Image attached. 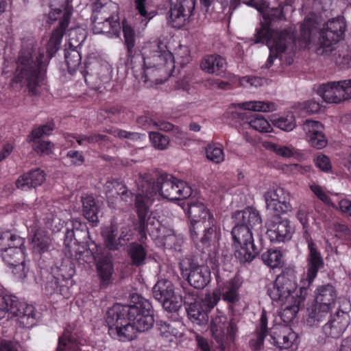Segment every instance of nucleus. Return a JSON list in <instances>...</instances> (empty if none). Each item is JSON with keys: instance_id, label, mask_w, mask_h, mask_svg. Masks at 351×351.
<instances>
[{"instance_id": "1", "label": "nucleus", "mask_w": 351, "mask_h": 351, "mask_svg": "<svg viewBox=\"0 0 351 351\" xmlns=\"http://www.w3.org/2000/svg\"><path fill=\"white\" fill-rule=\"evenodd\" d=\"M131 302L133 304H115L107 311L106 322L112 338L131 341L136 337V331L145 332L153 327L154 311L149 300L133 294Z\"/></svg>"}, {"instance_id": "2", "label": "nucleus", "mask_w": 351, "mask_h": 351, "mask_svg": "<svg viewBox=\"0 0 351 351\" xmlns=\"http://www.w3.org/2000/svg\"><path fill=\"white\" fill-rule=\"evenodd\" d=\"M123 32L127 48L126 63L131 67L137 80H142L145 83L151 81L159 84L162 82V80L158 78V75H164L167 80L175 75L176 61L170 51L158 49L149 56H141L134 49L136 38L134 29L123 22Z\"/></svg>"}, {"instance_id": "3", "label": "nucleus", "mask_w": 351, "mask_h": 351, "mask_svg": "<svg viewBox=\"0 0 351 351\" xmlns=\"http://www.w3.org/2000/svg\"><path fill=\"white\" fill-rule=\"evenodd\" d=\"M233 217L235 225L231 231V239L234 255L240 264L250 263L260 252L254 244L251 229L261 224V217L259 212L252 206L236 211Z\"/></svg>"}, {"instance_id": "4", "label": "nucleus", "mask_w": 351, "mask_h": 351, "mask_svg": "<svg viewBox=\"0 0 351 351\" xmlns=\"http://www.w3.org/2000/svg\"><path fill=\"white\" fill-rule=\"evenodd\" d=\"M346 24L343 16L328 20L320 29L315 16H307L300 25L298 43L301 48H306L315 42L318 36L317 49L318 54L327 55L333 50V46L344 38Z\"/></svg>"}, {"instance_id": "5", "label": "nucleus", "mask_w": 351, "mask_h": 351, "mask_svg": "<svg viewBox=\"0 0 351 351\" xmlns=\"http://www.w3.org/2000/svg\"><path fill=\"white\" fill-rule=\"evenodd\" d=\"M187 215L190 219L189 232L196 248L204 250L215 245L221 238V230L210 210L202 202H188Z\"/></svg>"}, {"instance_id": "6", "label": "nucleus", "mask_w": 351, "mask_h": 351, "mask_svg": "<svg viewBox=\"0 0 351 351\" xmlns=\"http://www.w3.org/2000/svg\"><path fill=\"white\" fill-rule=\"evenodd\" d=\"M138 193L154 200L158 194L170 201L184 199L192 194L191 187L171 174L162 173L154 179L149 173L140 175L136 180Z\"/></svg>"}, {"instance_id": "7", "label": "nucleus", "mask_w": 351, "mask_h": 351, "mask_svg": "<svg viewBox=\"0 0 351 351\" xmlns=\"http://www.w3.org/2000/svg\"><path fill=\"white\" fill-rule=\"evenodd\" d=\"M255 37L256 43H265L269 47L270 53L265 63L267 68H270L276 58L286 65L293 62L296 39L291 32L287 29L278 32L262 24L256 30Z\"/></svg>"}, {"instance_id": "8", "label": "nucleus", "mask_w": 351, "mask_h": 351, "mask_svg": "<svg viewBox=\"0 0 351 351\" xmlns=\"http://www.w3.org/2000/svg\"><path fill=\"white\" fill-rule=\"evenodd\" d=\"M240 112H232L231 118L235 123L243 126L248 125L260 132H269L272 128L263 115L256 112H272L276 110V105L272 102L251 101L238 104Z\"/></svg>"}, {"instance_id": "9", "label": "nucleus", "mask_w": 351, "mask_h": 351, "mask_svg": "<svg viewBox=\"0 0 351 351\" xmlns=\"http://www.w3.org/2000/svg\"><path fill=\"white\" fill-rule=\"evenodd\" d=\"M51 12L49 19L51 21L59 20L58 25L53 29L49 40L45 45L46 53L51 59L59 50L66 29L70 23L72 8L68 0H47Z\"/></svg>"}, {"instance_id": "10", "label": "nucleus", "mask_w": 351, "mask_h": 351, "mask_svg": "<svg viewBox=\"0 0 351 351\" xmlns=\"http://www.w3.org/2000/svg\"><path fill=\"white\" fill-rule=\"evenodd\" d=\"M314 298L307 308L306 323L310 326L318 325L331 313L336 304L337 291L331 284L319 285L314 291Z\"/></svg>"}, {"instance_id": "11", "label": "nucleus", "mask_w": 351, "mask_h": 351, "mask_svg": "<svg viewBox=\"0 0 351 351\" xmlns=\"http://www.w3.org/2000/svg\"><path fill=\"white\" fill-rule=\"evenodd\" d=\"M64 245L66 247L69 248L73 244L78 245L81 243H88V240H90L86 224L80 219H73L65 222L57 217H45V228L53 232H60L64 228Z\"/></svg>"}, {"instance_id": "12", "label": "nucleus", "mask_w": 351, "mask_h": 351, "mask_svg": "<svg viewBox=\"0 0 351 351\" xmlns=\"http://www.w3.org/2000/svg\"><path fill=\"white\" fill-rule=\"evenodd\" d=\"M6 313L17 317L18 324L22 328H30L36 324L34 306L20 302L16 296L4 295L0 285V319Z\"/></svg>"}, {"instance_id": "13", "label": "nucleus", "mask_w": 351, "mask_h": 351, "mask_svg": "<svg viewBox=\"0 0 351 351\" xmlns=\"http://www.w3.org/2000/svg\"><path fill=\"white\" fill-rule=\"evenodd\" d=\"M152 200L141 193L135 195L134 206L138 217L137 227L141 238L147 237V233L153 239L160 237L161 223L150 211Z\"/></svg>"}, {"instance_id": "14", "label": "nucleus", "mask_w": 351, "mask_h": 351, "mask_svg": "<svg viewBox=\"0 0 351 351\" xmlns=\"http://www.w3.org/2000/svg\"><path fill=\"white\" fill-rule=\"evenodd\" d=\"M297 288L296 271L293 267H287L268 287L267 294L272 301L283 304L291 300V298H295L293 294Z\"/></svg>"}, {"instance_id": "15", "label": "nucleus", "mask_w": 351, "mask_h": 351, "mask_svg": "<svg viewBox=\"0 0 351 351\" xmlns=\"http://www.w3.org/2000/svg\"><path fill=\"white\" fill-rule=\"evenodd\" d=\"M238 328L234 319L228 321L227 317L223 313L212 318L210 331L213 337L218 344V348L213 351H226V344L233 342Z\"/></svg>"}, {"instance_id": "16", "label": "nucleus", "mask_w": 351, "mask_h": 351, "mask_svg": "<svg viewBox=\"0 0 351 351\" xmlns=\"http://www.w3.org/2000/svg\"><path fill=\"white\" fill-rule=\"evenodd\" d=\"M308 254L306 256V271L300 280L302 287L308 289L313 284L320 269L324 267V261L317 244L308 235L306 237Z\"/></svg>"}, {"instance_id": "17", "label": "nucleus", "mask_w": 351, "mask_h": 351, "mask_svg": "<svg viewBox=\"0 0 351 351\" xmlns=\"http://www.w3.org/2000/svg\"><path fill=\"white\" fill-rule=\"evenodd\" d=\"M221 300V295L218 292L206 294L204 299L199 300L197 303L186 307L189 319L197 324L201 325L208 320V313Z\"/></svg>"}, {"instance_id": "18", "label": "nucleus", "mask_w": 351, "mask_h": 351, "mask_svg": "<svg viewBox=\"0 0 351 351\" xmlns=\"http://www.w3.org/2000/svg\"><path fill=\"white\" fill-rule=\"evenodd\" d=\"M154 298L162 303L163 308L168 312H176L180 307L178 297L176 295L174 286L171 281L160 280L152 289Z\"/></svg>"}, {"instance_id": "19", "label": "nucleus", "mask_w": 351, "mask_h": 351, "mask_svg": "<svg viewBox=\"0 0 351 351\" xmlns=\"http://www.w3.org/2000/svg\"><path fill=\"white\" fill-rule=\"evenodd\" d=\"M169 3L168 23L173 28H181L193 13L195 6V0H169Z\"/></svg>"}, {"instance_id": "20", "label": "nucleus", "mask_w": 351, "mask_h": 351, "mask_svg": "<svg viewBox=\"0 0 351 351\" xmlns=\"http://www.w3.org/2000/svg\"><path fill=\"white\" fill-rule=\"evenodd\" d=\"M294 232L290 221L282 218L280 214L273 216L268 223L267 234L272 243H285L291 240Z\"/></svg>"}, {"instance_id": "21", "label": "nucleus", "mask_w": 351, "mask_h": 351, "mask_svg": "<svg viewBox=\"0 0 351 351\" xmlns=\"http://www.w3.org/2000/svg\"><path fill=\"white\" fill-rule=\"evenodd\" d=\"M330 315V319L322 327V331L327 337L338 339L342 336L350 324V315L341 308L334 314Z\"/></svg>"}, {"instance_id": "22", "label": "nucleus", "mask_w": 351, "mask_h": 351, "mask_svg": "<svg viewBox=\"0 0 351 351\" xmlns=\"http://www.w3.org/2000/svg\"><path fill=\"white\" fill-rule=\"evenodd\" d=\"M308 295V289L300 287L299 291L295 293V298H291V300L280 304L282 306V309L279 313V316L285 324H287L291 322L298 311L304 307Z\"/></svg>"}, {"instance_id": "23", "label": "nucleus", "mask_w": 351, "mask_h": 351, "mask_svg": "<svg viewBox=\"0 0 351 351\" xmlns=\"http://www.w3.org/2000/svg\"><path fill=\"white\" fill-rule=\"evenodd\" d=\"M41 67V64L36 63L34 65L19 66L16 71L14 82L27 84L29 90L34 95L36 94Z\"/></svg>"}, {"instance_id": "24", "label": "nucleus", "mask_w": 351, "mask_h": 351, "mask_svg": "<svg viewBox=\"0 0 351 351\" xmlns=\"http://www.w3.org/2000/svg\"><path fill=\"white\" fill-rule=\"evenodd\" d=\"M101 234L104 246L110 251L119 250L129 241L127 233L123 230L119 232L118 226L114 223L102 228Z\"/></svg>"}, {"instance_id": "25", "label": "nucleus", "mask_w": 351, "mask_h": 351, "mask_svg": "<svg viewBox=\"0 0 351 351\" xmlns=\"http://www.w3.org/2000/svg\"><path fill=\"white\" fill-rule=\"evenodd\" d=\"M267 208L274 211V215L285 213L291 210L289 198L282 188L277 187L267 191L264 195Z\"/></svg>"}, {"instance_id": "26", "label": "nucleus", "mask_w": 351, "mask_h": 351, "mask_svg": "<svg viewBox=\"0 0 351 351\" xmlns=\"http://www.w3.org/2000/svg\"><path fill=\"white\" fill-rule=\"evenodd\" d=\"M180 269L184 272V269L180 264ZM187 271L188 269H185ZM210 271L206 265H199L195 263H191L189 273L187 274V281L190 286L197 289H204L210 281Z\"/></svg>"}, {"instance_id": "27", "label": "nucleus", "mask_w": 351, "mask_h": 351, "mask_svg": "<svg viewBox=\"0 0 351 351\" xmlns=\"http://www.w3.org/2000/svg\"><path fill=\"white\" fill-rule=\"evenodd\" d=\"M302 128L311 146L321 149L327 145V139L324 133V125L319 121L306 119Z\"/></svg>"}, {"instance_id": "28", "label": "nucleus", "mask_w": 351, "mask_h": 351, "mask_svg": "<svg viewBox=\"0 0 351 351\" xmlns=\"http://www.w3.org/2000/svg\"><path fill=\"white\" fill-rule=\"evenodd\" d=\"M94 249L91 250L92 254L96 261V270L102 287H106L110 284L114 273V265L110 253H106L99 256L95 255Z\"/></svg>"}, {"instance_id": "29", "label": "nucleus", "mask_w": 351, "mask_h": 351, "mask_svg": "<svg viewBox=\"0 0 351 351\" xmlns=\"http://www.w3.org/2000/svg\"><path fill=\"white\" fill-rule=\"evenodd\" d=\"M298 335L287 327H276L270 333V342L280 350L289 349L295 343Z\"/></svg>"}, {"instance_id": "30", "label": "nucleus", "mask_w": 351, "mask_h": 351, "mask_svg": "<svg viewBox=\"0 0 351 351\" xmlns=\"http://www.w3.org/2000/svg\"><path fill=\"white\" fill-rule=\"evenodd\" d=\"M31 234H32L31 247L33 260L42 270L44 264V260L43 259V253L44 252V229L41 226H38L36 223H34V225L31 226Z\"/></svg>"}, {"instance_id": "31", "label": "nucleus", "mask_w": 351, "mask_h": 351, "mask_svg": "<svg viewBox=\"0 0 351 351\" xmlns=\"http://www.w3.org/2000/svg\"><path fill=\"white\" fill-rule=\"evenodd\" d=\"M243 284L242 278L239 275H235L230 280L227 281L223 287L221 298L226 302L229 306H234L240 300L239 289ZM219 293V291H217Z\"/></svg>"}, {"instance_id": "32", "label": "nucleus", "mask_w": 351, "mask_h": 351, "mask_svg": "<svg viewBox=\"0 0 351 351\" xmlns=\"http://www.w3.org/2000/svg\"><path fill=\"white\" fill-rule=\"evenodd\" d=\"M341 81L331 82L319 86L317 93L329 104H339L343 101Z\"/></svg>"}, {"instance_id": "33", "label": "nucleus", "mask_w": 351, "mask_h": 351, "mask_svg": "<svg viewBox=\"0 0 351 351\" xmlns=\"http://www.w3.org/2000/svg\"><path fill=\"white\" fill-rule=\"evenodd\" d=\"M226 65V59L216 53L205 56L200 62V68L202 71L217 75H220L225 72Z\"/></svg>"}, {"instance_id": "34", "label": "nucleus", "mask_w": 351, "mask_h": 351, "mask_svg": "<svg viewBox=\"0 0 351 351\" xmlns=\"http://www.w3.org/2000/svg\"><path fill=\"white\" fill-rule=\"evenodd\" d=\"M44 182V171L40 168L32 169L27 173L21 176L16 181L18 189L28 191L42 185Z\"/></svg>"}, {"instance_id": "35", "label": "nucleus", "mask_w": 351, "mask_h": 351, "mask_svg": "<svg viewBox=\"0 0 351 351\" xmlns=\"http://www.w3.org/2000/svg\"><path fill=\"white\" fill-rule=\"evenodd\" d=\"M267 317L265 311H263L259 324L257 326L254 337L250 341V346L253 351H261L263 349L265 338L267 335Z\"/></svg>"}, {"instance_id": "36", "label": "nucleus", "mask_w": 351, "mask_h": 351, "mask_svg": "<svg viewBox=\"0 0 351 351\" xmlns=\"http://www.w3.org/2000/svg\"><path fill=\"white\" fill-rule=\"evenodd\" d=\"M82 202L84 217L91 223L93 227L97 226L99 206L95 199L93 195H87L82 197Z\"/></svg>"}, {"instance_id": "37", "label": "nucleus", "mask_w": 351, "mask_h": 351, "mask_svg": "<svg viewBox=\"0 0 351 351\" xmlns=\"http://www.w3.org/2000/svg\"><path fill=\"white\" fill-rule=\"evenodd\" d=\"M92 29L94 34H107L119 36L121 25L119 17L104 21L92 23Z\"/></svg>"}, {"instance_id": "38", "label": "nucleus", "mask_w": 351, "mask_h": 351, "mask_svg": "<svg viewBox=\"0 0 351 351\" xmlns=\"http://www.w3.org/2000/svg\"><path fill=\"white\" fill-rule=\"evenodd\" d=\"M127 253L132 265L141 267L145 265L147 252L142 244L137 242L130 243L128 246Z\"/></svg>"}, {"instance_id": "39", "label": "nucleus", "mask_w": 351, "mask_h": 351, "mask_svg": "<svg viewBox=\"0 0 351 351\" xmlns=\"http://www.w3.org/2000/svg\"><path fill=\"white\" fill-rule=\"evenodd\" d=\"M3 261L9 266L16 265V263H21L25 258V246L12 245L7 250L2 252L0 254Z\"/></svg>"}, {"instance_id": "40", "label": "nucleus", "mask_w": 351, "mask_h": 351, "mask_svg": "<svg viewBox=\"0 0 351 351\" xmlns=\"http://www.w3.org/2000/svg\"><path fill=\"white\" fill-rule=\"evenodd\" d=\"M27 141L31 143L35 152L43 154L44 152V125L33 130L27 136Z\"/></svg>"}, {"instance_id": "41", "label": "nucleus", "mask_w": 351, "mask_h": 351, "mask_svg": "<svg viewBox=\"0 0 351 351\" xmlns=\"http://www.w3.org/2000/svg\"><path fill=\"white\" fill-rule=\"evenodd\" d=\"M261 257L265 265L270 268L280 267L283 265L282 253L278 250L269 249Z\"/></svg>"}, {"instance_id": "42", "label": "nucleus", "mask_w": 351, "mask_h": 351, "mask_svg": "<svg viewBox=\"0 0 351 351\" xmlns=\"http://www.w3.org/2000/svg\"><path fill=\"white\" fill-rule=\"evenodd\" d=\"M24 243L25 239L19 235L10 232H1L0 233V254L12 245H23Z\"/></svg>"}, {"instance_id": "43", "label": "nucleus", "mask_w": 351, "mask_h": 351, "mask_svg": "<svg viewBox=\"0 0 351 351\" xmlns=\"http://www.w3.org/2000/svg\"><path fill=\"white\" fill-rule=\"evenodd\" d=\"M64 59L69 72L72 73L80 66L82 57L76 48H73L71 45L69 49L64 50Z\"/></svg>"}, {"instance_id": "44", "label": "nucleus", "mask_w": 351, "mask_h": 351, "mask_svg": "<svg viewBox=\"0 0 351 351\" xmlns=\"http://www.w3.org/2000/svg\"><path fill=\"white\" fill-rule=\"evenodd\" d=\"M272 123L282 130L289 132L296 126L295 116L293 112L274 118Z\"/></svg>"}, {"instance_id": "45", "label": "nucleus", "mask_w": 351, "mask_h": 351, "mask_svg": "<svg viewBox=\"0 0 351 351\" xmlns=\"http://www.w3.org/2000/svg\"><path fill=\"white\" fill-rule=\"evenodd\" d=\"M80 342L73 335L66 332L58 339V351H77Z\"/></svg>"}, {"instance_id": "46", "label": "nucleus", "mask_w": 351, "mask_h": 351, "mask_svg": "<svg viewBox=\"0 0 351 351\" xmlns=\"http://www.w3.org/2000/svg\"><path fill=\"white\" fill-rule=\"evenodd\" d=\"M206 156L210 161L219 164L224 160L225 155L223 147L219 144H208L206 147Z\"/></svg>"}, {"instance_id": "47", "label": "nucleus", "mask_w": 351, "mask_h": 351, "mask_svg": "<svg viewBox=\"0 0 351 351\" xmlns=\"http://www.w3.org/2000/svg\"><path fill=\"white\" fill-rule=\"evenodd\" d=\"M178 297L179 304L183 302L186 307L191 306L193 304L198 302L197 291L193 289L191 287H182V292L177 295Z\"/></svg>"}, {"instance_id": "48", "label": "nucleus", "mask_w": 351, "mask_h": 351, "mask_svg": "<svg viewBox=\"0 0 351 351\" xmlns=\"http://www.w3.org/2000/svg\"><path fill=\"white\" fill-rule=\"evenodd\" d=\"M108 113V121L113 123H118L122 121V114L125 113V108L120 105H110L106 106Z\"/></svg>"}, {"instance_id": "49", "label": "nucleus", "mask_w": 351, "mask_h": 351, "mask_svg": "<svg viewBox=\"0 0 351 351\" xmlns=\"http://www.w3.org/2000/svg\"><path fill=\"white\" fill-rule=\"evenodd\" d=\"M149 139L152 145L158 149H165L169 145V138L158 132H151L149 134Z\"/></svg>"}, {"instance_id": "50", "label": "nucleus", "mask_w": 351, "mask_h": 351, "mask_svg": "<svg viewBox=\"0 0 351 351\" xmlns=\"http://www.w3.org/2000/svg\"><path fill=\"white\" fill-rule=\"evenodd\" d=\"M117 15L110 13L109 8L106 5H102L99 9L93 12L91 16L92 23L104 21L111 19H117Z\"/></svg>"}, {"instance_id": "51", "label": "nucleus", "mask_w": 351, "mask_h": 351, "mask_svg": "<svg viewBox=\"0 0 351 351\" xmlns=\"http://www.w3.org/2000/svg\"><path fill=\"white\" fill-rule=\"evenodd\" d=\"M113 134L115 137H118L120 139H128L132 142L141 141L146 137L145 134L128 132L121 129L115 130Z\"/></svg>"}, {"instance_id": "52", "label": "nucleus", "mask_w": 351, "mask_h": 351, "mask_svg": "<svg viewBox=\"0 0 351 351\" xmlns=\"http://www.w3.org/2000/svg\"><path fill=\"white\" fill-rule=\"evenodd\" d=\"M133 4L137 13L148 21L152 19L151 12L147 10V0H133Z\"/></svg>"}, {"instance_id": "53", "label": "nucleus", "mask_w": 351, "mask_h": 351, "mask_svg": "<svg viewBox=\"0 0 351 351\" xmlns=\"http://www.w3.org/2000/svg\"><path fill=\"white\" fill-rule=\"evenodd\" d=\"M268 147L276 154L282 157L289 158L294 155V149L287 146H280L275 143H269Z\"/></svg>"}, {"instance_id": "54", "label": "nucleus", "mask_w": 351, "mask_h": 351, "mask_svg": "<svg viewBox=\"0 0 351 351\" xmlns=\"http://www.w3.org/2000/svg\"><path fill=\"white\" fill-rule=\"evenodd\" d=\"M9 267L12 269V273L17 279L23 280L26 277L28 269L25 266V258L21 263H16V265H10Z\"/></svg>"}, {"instance_id": "55", "label": "nucleus", "mask_w": 351, "mask_h": 351, "mask_svg": "<svg viewBox=\"0 0 351 351\" xmlns=\"http://www.w3.org/2000/svg\"><path fill=\"white\" fill-rule=\"evenodd\" d=\"M156 327L160 336L163 337L168 338L173 332V328L171 325L162 320L156 321Z\"/></svg>"}, {"instance_id": "56", "label": "nucleus", "mask_w": 351, "mask_h": 351, "mask_svg": "<svg viewBox=\"0 0 351 351\" xmlns=\"http://www.w3.org/2000/svg\"><path fill=\"white\" fill-rule=\"evenodd\" d=\"M284 6L285 4L283 3H280L277 7L271 8L269 12V19L276 21L285 19Z\"/></svg>"}, {"instance_id": "57", "label": "nucleus", "mask_w": 351, "mask_h": 351, "mask_svg": "<svg viewBox=\"0 0 351 351\" xmlns=\"http://www.w3.org/2000/svg\"><path fill=\"white\" fill-rule=\"evenodd\" d=\"M21 348L16 341L0 339V351H21Z\"/></svg>"}, {"instance_id": "58", "label": "nucleus", "mask_w": 351, "mask_h": 351, "mask_svg": "<svg viewBox=\"0 0 351 351\" xmlns=\"http://www.w3.org/2000/svg\"><path fill=\"white\" fill-rule=\"evenodd\" d=\"M315 162L316 167L324 172H328L331 169L330 159L325 155L317 156Z\"/></svg>"}, {"instance_id": "59", "label": "nucleus", "mask_w": 351, "mask_h": 351, "mask_svg": "<svg viewBox=\"0 0 351 351\" xmlns=\"http://www.w3.org/2000/svg\"><path fill=\"white\" fill-rule=\"evenodd\" d=\"M66 157L71 159V163L75 166H80L84 162V157L79 151L70 150L66 154Z\"/></svg>"}, {"instance_id": "60", "label": "nucleus", "mask_w": 351, "mask_h": 351, "mask_svg": "<svg viewBox=\"0 0 351 351\" xmlns=\"http://www.w3.org/2000/svg\"><path fill=\"white\" fill-rule=\"evenodd\" d=\"M310 189L317 198L323 202L328 203L330 202L329 196L324 192L322 186L317 184H312L310 186Z\"/></svg>"}, {"instance_id": "61", "label": "nucleus", "mask_w": 351, "mask_h": 351, "mask_svg": "<svg viewBox=\"0 0 351 351\" xmlns=\"http://www.w3.org/2000/svg\"><path fill=\"white\" fill-rule=\"evenodd\" d=\"M172 132L175 138L176 139V142L179 143H181L184 140L189 139V133L187 131L184 130L180 127L174 125Z\"/></svg>"}, {"instance_id": "62", "label": "nucleus", "mask_w": 351, "mask_h": 351, "mask_svg": "<svg viewBox=\"0 0 351 351\" xmlns=\"http://www.w3.org/2000/svg\"><path fill=\"white\" fill-rule=\"evenodd\" d=\"M308 212L307 208L305 206H300L297 211L296 217L304 227L308 223Z\"/></svg>"}, {"instance_id": "63", "label": "nucleus", "mask_w": 351, "mask_h": 351, "mask_svg": "<svg viewBox=\"0 0 351 351\" xmlns=\"http://www.w3.org/2000/svg\"><path fill=\"white\" fill-rule=\"evenodd\" d=\"M196 341L197 343V346L201 350V351H213L218 348L217 345L215 348L210 349V346L208 339L199 335L196 336Z\"/></svg>"}, {"instance_id": "64", "label": "nucleus", "mask_w": 351, "mask_h": 351, "mask_svg": "<svg viewBox=\"0 0 351 351\" xmlns=\"http://www.w3.org/2000/svg\"><path fill=\"white\" fill-rule=\"evenodd\" d=\"M304 108L307 112L314 114L319 112L321 105L318 101L311 99L304 103Z\"/></svg>"}]
</instances>
